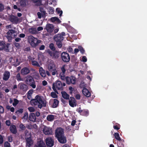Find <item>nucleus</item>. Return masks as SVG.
I'll return each mask as SVG.
<instances>
[{"label": "nucleus", "mask_w": 147, "mask_h": 147, "mask_svg": "<svg viewBox=\"0 0 147 147\" xmlns=\"http://www.w3.org/2000/svg\"><path fill=\"white\" fill-rule=\"evenodd\" d=\"M27 97L29 100H31L30 102L32 105H37L38 107L40 109L46 106V101H43L41 97L38 95L36 96L35 99H31V95H28Z\"/></svg>", "instance_id": "nucleus-1"}, {"label": "nucleus", "mask_w": 147, "mask_h": 147, "mask_svg": "<svg viewBox=\"0 0 147 147\" xmlns=\"http://www.w3.org/2000/svg\"><path fill=\"white\" fill-rule=\"evenodd\" d=\"M65 35V33L62 32L60 34L55 35L54 37V40L56 42V45L59 48H61L62 47V42L64 39L63 36Z\"/></svg>", "instance_id": "nucleus-2"}, {"label": "nucleus", "mask_w": 147, "mask_h": 147, "mask_svg": "<svg viewBox=\"0 0 147 147\" xmlns=\"http://www.w3.org/2000/svg\"><path fill=\"white\" fill-rule=\"evenodd\" d=\"M48 69L50 72H52V75H55L57 72L55 65L53 61L51 60H49L48 61Z\"/></svg>", "instance_id": "nucleus-3"}, {"label": "nucleus", "mask_w": 147, "mask_h": 147, "mask_svg": "<svg viewBox=\"0 0 147 147\" xmlns=\"http://www.w3.org/2000/svg\"><path fill=\"white\" fill-rule=\"evenodd\" d=\"M25 82L30 86H31L33 88H35L36 87L35 81L32 77L31 76L27 75L25 78Z\"/></svg>", "instance_id": "nucleus-4"}, {"label": "nucleus", "mask_w": 147, "mask_h": 147, "mask_svg": "<svg viewBox=\"0 0 147 147\" xmlns=\"http://www.w3.org/2000/svg\"><path fill=\"white\" fill-rule=\"evenodd\" d=\"M10 45L4 41H0V50H4L6 52H9V47Z\"/></svg>", "instance_id": "nucleus-5"}, {"label": "nucleus", "mask_w": 147, "mask_h": 147, "mask_svg": "<svg viewBox=\"0 0 147 147\" xmlns=\"http://www.w3.org/2000/svg\"><path fill=\"white\" fill-rule=\"evenodd\" d=\"M56 88L58 90H63V88L62 86V83L61 81L57 80L55 83H54L53 84L52 88L53 90L58 93Z\"/></svg>", "instance_id": "nucleus-6"}, {"label": "nucleus", "mask_w": 147, "mask_h": 147, "mask_svg": "<svg viewBox=\"0 0 147 147\" xmlns=\"http://www.w3.org/2000/svg\"><path fill=\"white\" fill-rule=\"evenodd\" d=\"M25 136L26 141V146L30 147L33 143V141L31 138V133H26Z\"/></svg>", "instance_id": "nucleus-7"}, {"label": "nucleus", "mask_w": 147, "mask_h": 147, "mask_svg": "<svg viewBox=\"0 0 147 147\" xmlns=\"http://www.w3.org/2000/svg\"><path fill=\"white\" fill-rule=\"evenodd\" d=\"M61 58L62 60L65 63L69 62L70 60V57L69 54L65 52L62 53Z\"/></svg>", "instance_id": "nucleus-8"}, {"label": "nucleus", "mask_w": 147, "mask_h": 147, "mask_svg": "<svg viewBox=\"0 0 147 147\" xmlns=\"http://www.w3.org/2000/svg\"><path fill=\"white\" fill-rule=\"evenodd\" d=\"M45 141L47 147H52L53 146L54 140L51 137H49L46 138Z\"/></svg>", "instance_id": "nucleus-9"}, {"label": "nucleus", "mask_w": 147, "mask_h": 147, "mask_svg": "<svg viewBox=\"0 0 147 147\" xmlns=\"http://www.w3.org/2000/svg\"><path fill=\"white\" fill-rule=\"evenodd\" d=\"M55 134L56 138L64 135L63 129L61 127L57 128L55 130Z\"/></svg>", "instance_id": "nucleus-10"}, {"label": "nucleus", "mask_w": 147, "mask_h": 147, "mask_svg": "<svg viewBox=\"0 0 147 147\" xmlns=\"http://www.w3.org/2000/svg\"><path fill=\"white\" fill-rule=\"evenodd\" d=\"M48 53L52 57L53 59H57L59 56V52L57 51H55L52 52L50 51H48Z\"/></svg>", "instance_id": "nucleus-11"}, {"label": "nucleus", "mask_w": 147, "mask_h": 147, "mask_svg": "<svg viewBox=\"0 0 147 147\" xmlns=\"http://www.w3.org/2000/svg\"><path fill=\"white\" fill-rule=\"evenodd\" d=\"M69 102V105L72 107H74L76 106L77 105L76 100L73 97H70Z\"/></svg>", "instance_id": "nucleus-12"}, {"label": "nucleus", "mask_w": 147, "mask_h": 147, "mask_svg": "<svg viewBox=\"0 0 147 147\" xmlns=\"http://www.w3.org/2000/svg\"><path fill=\"white\" fill-rule=\"evenodd\" d=\"M43 131L46 135H51L52 133V129L46 126H45L43 128Z\"/></svg>", "instance_id": "nucleus-13"}, {"label": "nucleus", "mask_w": 147, "mask_h": 147, "mask_svg": "<svg viewBox=\"0 0 147 147\" xmlns=\"http://www.w3.org/2000/svg\"><path fill=\"white\" fill-rule=\"evenodd\" d=\"M65 65H63L61 68L62 72H61L59 76L60 78L62 80H64L65 78V74L66 71V69L65 68Z\"/></svg>", "instance_id": "nucleus-14"}, {"label": "nucleus", "mask_w": 147, "mask_h": 147, "mask_svg": "<svg viewBox=\"0 0 147 147\" xmlns=\"http://www.w3.org/2000/svg\"><path fill=\"white\" fill-rule=\"evenodd\" d=\"M9 20L13 24H17L19 21V19L16 16L12 15L10 16Z\"/></svg>", "instance_id": "nucleus-15"}, {"label": "nucleus", "mask_w": 147, "mask_h": 147, "mask_svg": "<svg viewBox=\"0 0 147 147\" xmlns=\"http://www.w3.org/2000/svg\"><path fill=\"white\" fill-rule=\"evenodd\" d=\"M58 141L61 143L65 144L67 142L66 137L63 135L56 138Z\"/></svg>", "instance_id": "nucleus-16"}, {"label": "nucleus", "mask_w": 147, "mask_h": 147, "mask_svg": "<svg viewBox=\"0 0 147 147\" xmlns=\"http://www.w3.org/2000/svg\"><path fill=\"white\" fill-rule=\"evenodd\" d=\"M20 71L21 74L22 75H25L29 73L30 71V69L27 67H24L21 69Z\"/></svg>", "instance_id": "nucleus-17"}, {"label": "nucleus", "mask_w": 147, "mask_h": 147, "mask_svg": "<svg viewBox=\"0 0 147 147\" xmlns=\"http://www.w3.org/2000/svg\"><path fill=\"white\" fill-rule=\"evenodd\" d=\"M7 35L12 36L14 38H16L17 35V32L15 30H9L7 32Z\"/></svg>", "instance_id": "nucleus-18"}, {"label": "nucleus", "mask_w": 147, "mask_h": 147, "mask_svg": "<svg viewBox=\"0 0 147 147\" xmlns=\"http://www.w3.org/2000/svg\"><path fill=\"white\" fill-rule=\"evenodd\" d=\"M80 109L81 107H79L77 111L81 115L84 116H87L88 115L89 112L88 111L84 110H82Z\"/></svg>", "instance_id": "nucleus-19"}, {"label": "nucleus", "mask_w": 147, "mask_h": 147, "mask_svg": "<svg viewBox=\"0 0 147 147\" xmlns=\"http://www.w3.org/2000/svg\"><path fill=\"white\" fill-rule=\"evenodd\" d=\"M54 26L52 24H47L46 26V29L49 32H52L54 30Z\"/></svg>", "instance_id": "nucleus-20"}, {"label": "nucleus", "mask_w": 147, "mask_h": 147, "mask_svg": "<svg viewBox=\"0 0 147 147\" xmlns=\"http://www.w3.org/2000/svg\"><path fill=\"white\" fill-rule=\"evenodd\" d=\"M10 73L9 71H5L3 75V79L5 81L8 80L10 77Z\"/></svg>", "instance_id": "nucleus-21"}, {"label": "nucleus", "mask_w": 147, "mask_h": 147, "mask_svg": "<svg viewBox=\"0 0 147 147\" xmlns=\"http://www.w3.org/2000/svg\"><path fill=\"white\" fill-rule=\"evenodd\" d=\"M20 88L21 90H22L24 92H26L28 90V86L25 84L22 83H20L19 84Z\"/></svg>", "instance_id": "nucleus-22"}, {"label": "nucleus", "mask_w": 147, "mask_h": 147, "mask_svg": "<svg viewBox=\"0 0 147 147\" xmlns=\"http://www.w3.org/2000/svg\"><path fill=\"white\" fill-rule=\"evenodd\" d=\"M9 130L13 134H15L17 132L16 127L15 125L13 124L11 125Z\"/></svg>", "instance_id": "nucleus-23"}, {"label": "nucleus", "mask_w": 147, "mask_h": 147, "mask_svg": "<svg viewBox=\"0 0 147 147\" xmlns=\"http://www.w3.org/2000/svg\"><path fill=\"white\" fill-rule=\"evenodd\" d=\"M29 119L31 121L35 122L36 120V117L35 114L33 113L30 114L28 117Z\"/></svg>", "instance_id": "nucleus-24"}, {"label": "nucleus", "mask_w": 147, "mask_h": 147, "mask_svg": "<svg viewBox=\"0 0 147 147\" xmlns=\"http://www.w3.org/2000/svg\"><path fill=\"white\" fill-rule=\"evenodd\" d=\"M82 92L87 97H90L91 96V93L88 89L84 88L82 90Z\"/></svg>", "instance_id": "nucleus-25"}, {"label": "nucleus", "mask_w": 147, "mask_h": 147, "mask_svg": "<svg viewBox=\"0 0 147 147\" xmlns=\"http://www.w3.org/2000/svg\"><path fill=\"white\" fill-rule=\"evenodd\" d=\"M61 94L62 97L65 99L66 100H68L69 99V95L67 93L64 91H62L61 92Z\"/></svg>", "instance_id": "nucleus-26"}, {"label": "nucleus", "mask_w": 147, "mask_h": 147, "mask_svg": "<svg viewBox=\"0 0 147 147\" xmlns=\"http://www.w3.org/2000/svg\"><path fill=\"white\" fill-rule=\"evenodd\" d=\"M39 72L41 76L42 77H45L46 76V71L42 67H40L39 69Z\"/></svg>", "instance_id": "nucleus-27"}, {"label": "nucleus", "mask_w": 147, "mask_h": 147, "mask_svg": "<svg viewBox=\"0 0 147 147\" xmlns=\"http://www.w3.org/2000/svg\"><path fill=\"white\" fill-rule=\"evenodd\" d=\"M59 103V101L58 100L56 99H54L53 100V102L52 105V107L53 108H56L57 107Z\"/></svg>", "instance_id": "nucleus-28"}, {"label": "nucleus", "mask_w": 147, "mask_h": 147, "mask_svg": "<svg viewBox=\"0 0 147 147\" xmlns=\"http://www.w3.org/2000/svg\"><path fill=\"white\" fill-rule=\"evenodd\" d=\"M37 144V147H46L45 143L42 141L38 142Z\"/></svg>", "instance_id": "nucleus-29"}, {"label": "nucleus", "mask_w": 147, "mask_h": 147, "mask_svg": "<svg viewBox=\"0 0 147 147\" xmlns=\"http://www.w3.org/2000/svg\"><path fill=\"white\" fill-rule=\"evenodd\" d=\"M26 0H21L20 1L19 3L20 6L24 7L26 6Z\"/></svg>", "instance_id": "nucleus-30"}, {"label": "nucleus", "mask_w": 147, "mask_h": 147, "mask_svg": "<svg viewBox=\"0 0 147 147\" xmlns=\"http://www.w3.org/2000/svg\"><path fill=\"white\" fill-rule=\"evenodd\" d=\"M36 38H34V37H33V38H31V44L32 46L34 47L36 46Z\"/></svg>", "instance_id": "nucleus-31"}, {"label": "nucleus", "mask_w": 147, "mask_h": 147, "mask_svg": "<svg viewBox=\"0 0 147 147\" xmlns=\"http://www.w3.org/2000/svg\"><path fill=\"white\" fill-rule=\"evenodd\" d=\"M47 119L49 121H51L54 119V116L52 115H49L47 116Z\"/></svg>", "instance_id": "nucleus-32"}, {"label": "nucleus", "mask_w": 147, "mask_h": 147, "mask_svg": "<svg viewBox=\"0 0 147 147\" xmlns=\"http://www.w3.org/2000/svg\"><path fill=\"white\" fill-rule=\"evenodd\" d=\"M29 32L32 34H36L37 31L35 28H30L29 30Z\"/></svg>", "instance_id": "nucleus-33"}, {"label": "nucleus", "mask_w": 147, "mask_h": 147, "mask_svg": "<svg viewBox=\"0 0 147 147\" xmlns=\"http://www.w3.org/2000/svg\"><path fill=\"white\" fill-rule=\"evenodd\" d=\"M114 136L115 138L118 141H121V139L119 136V135L118 133H115L114 134Z\"/></svg>", "instance_id": "nucleus-34"}, {"label": "nucleus", "mask_w": 147, "mask_h": 147, "mask_svg": "<svg viewBox=\"0 0 147 147\" xmlns=\"http://www.w3.org/2000/svg\"><path fill=\"white\" fill-rule=\"evenodd\" d=\"M71 79V84H74L76 83V78L75 77L73 76H71L70 77Z\"/></svg>", "instance_id": "nucleus-35"}, {"label": "nucleus", "mask_w": 147, "mask_h": 147, "mask_svg": "<svg viewBox=\"0 0 147 147\" xmlns=\"http://www.w3.org/2000/svg\"><path fill=\"white\" fill-rule=\"evenodd\" d=\"M28 112H26L24 113V116L22 117V119L24 121H26L28 118Z\"/></svg>", "instance_id": "nucleus-36"}, {"label": "nucleus", "mask_w": 147, "mask_h": 147, "mask_svg": "<svg viewBox=\"0 0 147 147\" xmlns=\"http://www.w3.org/2000/svg\"><path fill=\"white\" fill-rule=\"evenodd\" d=\"M78 48L79 49V50L80 53L82 54H84L85 52V50L83 47L80 46H79L78 47Z\"/></svg>", "instance_id": "nucleus-37"}, {"label": "nucleus", "mask_w": 147, "mask_h": 147, "mask_svg": "<svg viewBox=\"0 0 147 147\" xmlns=\"http://www.w3.org/2000/svg\"><path fill=\"white\" fill-rule=\"evenodd\" d=\"M31 62L32 64V65L34 66H36L38 67H39L40 66L39 64L37 61H32Z\"/></svg>", "instance_id": "nucleus-38"}, {"label": "nucleus", "mask_w": 147, "mask_h": 147, "mask_svg": "<svg viewBox=\"0 0 147 147\" xmlns=\"http://www.w3.org/2000/svg\"><path fill=\"white\" fill-rule=\"evenodd\" d=\"M66 80V83L68 84H71V79L70 77H65V78Z\"/></svg>", "instance_id": "nucleus-39"}, {"label": "nucleus", "mask_w": 147, "mask_h": 147, "mask_svg": "<svg viewBox=\"0 0 147 147\" xmlns=\"http://www.w3.org/2000/svg\"><path fill=\"white\" fill-rule=\"evenodd\" d=\"M60 9L59 8H58L56 9V11L58 14H59V16L61 17L62 16L63 11L62 10H60Z\"/></svg>", "instance_id": "nucleus-40"}, {"label": "nucleus", "mask_w": 147, "mask_h": 147, "mask_svg": "<svg viewBox=\"0 0 147 147\" xmlns=\"http://www.w3.org/2000/svg\"><path fill=\"white\" fill-rule=\"evenodd\" d=\"M49 47L50 49L53 51H54L55 50V48L53 43H51L50 44Z\"/></svg>", "instance_id": "nucleus-41"}, {"label": "nucleus", "mask_w": 147, "mask_h": 147, "mask_svg": "<svg viewBox=\"0 0 147 147\" xmlns=\"http://www.w3.org/2000/svg\"><path fill=\"white\" fill-rule=\"evenodd\" d=\"M16 79L18 81H20L22 80L20 73L18 74L16 76Z\"/></svg>", "instance_id": "nucleus-42"}, {"label": "nucleus", "mask_w": 147, "mask_h": 147, "mask_svg": "<svg viewBox=\"0 0 147 147\" xmlns=\"http://www.w3.org/2000/svg\"><path fill=\"white\" fill-rule=\"evenodd\" d=\"M19 103V101L16 99L14 98L13 100V105L15 107Z\"/></svg>", "instance_id": "nucleus-43"}, {"label": "nucleus", "mask_w": 147, "mask_h": 147, "mask_svg": "<svg viewBox=\"0 0 147 147\" xmlns=\"http://www.w3.org/2000/svg\"><path fill=\"white\" fill-rule=\"evenodd\" d=\"M43 9L40 8V11L41 13V14L42 15V17L43 18H45V16L46 12L45 11L42 10Z\"/></svg>", "instance_id": "nucleus-44"}, {"label": "nucleus", "mask_w": 147, "mask_h": 147, "mask_svg": "<svg viewBox=\"0 0 147 147\" xmlns=\"http://www.w3.org/2000/svg\"><path fill=\"white\" fill-rule=\"evenodd\" d=\"M51 96L53 98H56L57 97V95L55 92H52L51 93Z\"/></svg>", "instance_id": "nucleus-45"}, {"label": "nucleus", "mask_w": 147, "mask_h": 147, "mask_svg": "<svg viewBox=\"0 0 147 147\" xmlns=\"http://www.w3.org/2000/svg\"><path fill=\"white\" fill-rule=\"evenodd\" d=\"M23 111V109H20L17 111H16L15 113L17 114H18L20 113H22Z\"/></svg>", "instance_id": "nucleus-46"}, {"label": "nucleus", "mask_w": 147, "mask_h": 147, "mask_svg": "<svg viewBox=\"0 0 147 147\" xmlns=\"http://www.w3.org/2000/svg\"><path fill=\"white\" fill-rule=\"evenodd\" d=\"M19 127L20 129L22 130H25L26 129V127L22 123H21L19 125Z\"/></svg>", "instance_id": "nucleus-47"}, {"label": "nucleus", "mask_w": 147, "mask_h": 147, "mask_svg": "<svg viewBox=\"0 0 147 147\" xmlns=\"http://www.w3.org/2000/svg\"><path fill=\"white\" fill-rule=\"evenodd\" d=\"M49 14L53 13L54 11V8L52 7H49Z\"/></svg>", "instance_id": "nucleus-48"}, {"label": "nucleus", "mask_w": 147, "mask_h": 147, "mask_svg": "<svg viewBox=\"0 0 147 147\" xmlns=\"http://www.w3.org/2000/svg\"><path fill=\"white\" fill-rule=\"evenodd\" d=\"M13 37V36H11L10 35H7V36H6L9 42L11 41Z\"/></svg>", "instance_id": "nucleus-49"}, {"label": "nucleus", "mask_w": 147, "mask_h": 147, "mask_svg": "<svg viewBox=\"0 0 147 147\" xmlns=\"http://www.w3.org/2000/svg\"><path fill=\"white\" fill-rule=\"evenodd\" d=\"M4 9V5L0 3V11H2Z\"/></svg>", "instance_id": "nucleus-50"}, {"label": "nucleus", "mask_w": 147, "mask_h": 147, "mask_svg": "<svg viewBox=\"0 0 147 147\" xmlns=\"http://www.w3.org/2000/svg\"><path fill=\"white\" fill-rule=\"evenodd\" d=\"M28 110L30 112H34L35 111V109L32 107H30L28 108Z\"/></svg>", "instance_id": "nucleus-51"}, {"label": "nucleus", "mask_w": 147, "mask_h": 147, "mask_svg": "<svg viewBox=\"0 0 147 147\" xmlns=\"http://www.w3.org/2000/svg\"><path fill=\"white\" fill-rule=\"evenodd\" d=\"M5 147H11L10 144L7 142H6L4 144Z\"/></svg>", "instance_id": "nucleus-52"}, {"label": "nucleus", "mask_w": 147, "mask_h": 147, "mask_svg": "<svg viewBox=\"0 0 147 147\" xmlns=\"http://www.w3.org/2000/svg\"><path fill=\"white\" fill-rule=\"evenodd\" d=\"M4 109L3 107L1 105H0V113H4Z\"/></svg>", "instance_id": "nucleus-53"}, {"label": "nucleus", "mask_w": 147, "mask_h": 147, "mask_svg": "<svg viewBox=\"0 0 147 147\" xmlns=\"http://www.w3.org/2000/svg\"><path fill=\"white\" fill-rule=\"evenodd\" d=\"M57 18V17H52L51 18V20L53 22H55Z\"/></svg>", "instance_id": "nucleus-54"}, {"label": "nucleus", "mask_w": 147, "mask_h": 147, "mask_svg": "<svg viewBox=\"0 0 147 147\" xmlns=\"http://www.w3.org/2000/svg\"><path fill=\"white\" fill-rule=\"evenodd\" d=\"M14 45L18 49L20 48V45L19 43L15 42Z\"/></svg>", "instance_id": "nucleus-55"}, {"label": "nucleus", "mask_w": 147, "mask_h": 147, "mask_svg": "<svg viewBox=\"0 0 147 147\" xmlns=\"http://www.w3.org/2000/svg\"><path fill=\"white\" fill-rule=\"evenodd\" d=\"M82 61L84 62H86L87 61V59L85 56H83L82 58Z\"/></svg>", "instance_id": "nucleus-56"}, {"label": "nucleus", "mask_w": 147, "mask_h": 147, "mask_svg": "<svg viewBox=\"0 0 147 147\" xmlns=\"http://www.w3.org/2000/svg\"><path fill=\"white\" fill-rule=\"evenodd\" d=\"M5 124L7 126H9L11 125V123L10 121L9 120H7L6 121H5Z\"/></svg>", "instance_id": "nucleus-57"}, {"label": "nucleus", "mask_w": 147, "mask_h": 147, "mask_svg": "<svg viewBox=\"0 0 147 147\" xmlns=\"http://www.w3.org/2000/svg\"><path fill=\"white\" fill-rule=\"evenodd\" d=\"M37 15L38 16V17L40 19L42 18V15L41 13L40 12H38L37 13Z\"/></svg>", "instance_id": "nucleus-58"}, {"label": "nucleus", "mask_w": 147, "mask_h": 147, "mask_svg": "<svg viewBox=\"0 0 147 147\" xmlns=\"http://www.w3.org/2000/svg\"><path fill=\"white\" fill-rule=\"evenodd\" d=\"M8 140L9 142H11L12 141V137L11 136H9L8 137Z\"/></svg>", "instance_id": "nucleus-59"}, {"label": "nucleus", "mask_w": 147, "mask_h": 147, "mask_svg": "<svg viewBox=\"0 0 147 147\" xmlns=\"http://www.w3.org/2000/svg\"><path fill=\"white\" fill-rule=\"evenodd\" d=\"M45 48V46L44 45H41L39 48V49L40 50H44Z\"/></svg>", "instance_id": "nucleus-60"}, {"label": "nucleus", "mask_w": 147, "mask_h": 147, "mask_svg": "<svg viewBox=\"0 0 147 147\" xmlns=\"http://www.w3.org/2000/svg\"><path fill=\"white\" fill-rule=\"evenodd\" d=\"M3 142V138L2 135L0 134V144H2Z\"/></svg>", "instance_id": "nucleus-61"}, {"label": "nucleus", "mask_w": 147, "mask_h": 147, "mask_svg": "<svg viewBox=\"0 0 147 147\" xmlns=\"http://www.w3.org/2000/svg\"><path fill=\"white\" fill-rule=\"evenodd\" d=\"M30 48L29 47H27L24 48V51L25 52H28L30 51Z\"/></svg>", "instance_id": "nucleus-62"}, {"label": "nucleus", "mask_w": 147, "mask_h": 147, "mask_svg": "<svg viewBox=\"0 0 147 147\" xmlns=\"http://www.w3.org/2000/svg\"><path fill=\"white\" fill-rule=\"evenodd\" d=\"M75 98L77 100H79L80 99V96L79 94H77L75 96Z\"/></svg>", "instance_id": "nucleus-63"}, {"label": "nucleus", "mask_w": 147, "mask_h": 147, "mask_svg": "<svg viewBox=\"0 0 147 147\" xmlns=\"http://www.w3.org/2000/svg\"><path fill=\"white\" fill-rule=\"evenodd\" d=\"M79 49L78 48H75L74 50V53L75 54H77L79 52Z\"/></svg>", "instance_id": "nucleus-64"}]
</instances>
